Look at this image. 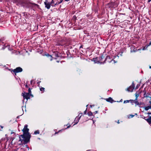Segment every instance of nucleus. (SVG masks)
<instances>
[{
  "mask_svg": "<svg viewBox=\"0 0 151 151\" xmlns=\"http://www.w3.org/2000/svg\"><path fill=\"white\" fill-rule=\"evenodd\" d=\"M146 120L150 124H151V116H149L148 118L147 119H146Z\"/></svg>",
  "mask_w": 151,
  "mask_h": 151,
  "instance_id": "14",
  "label": "nucleus"
},
{
  "mask_svg": "<svg viewBox=\"0 0 151 151\" xmlns=\"http://www.w3.org/2000/svg\"><path fill=\"white\" fill-rule=\"evenodd\" d=\"M104 57L103 56V55H102L101 57H99L93 58L92 59V60L95 63H101L99 61H101L104 58Z\"/></svg>",
  "mask_w": 151,
  "mask_h": 151,
  "instance_id": "3",
  "label": "nucleus"
},
{
  "mask_svg": "<svg viewBox=\"0 0 151 151\" xmlns=\"http://www.w3.org/2000/svg\"><path fill=\"white\" fill-rule=\"evenodd\" d=\"M113 62V63H116L117 62L115 60H112V62Z\"/></svg>",
  "mask_w": 151,
  "mask_h": 151,
  "instance_id": "35",
  "label": "nucleus"
},
{
  "mask_svg": "<svg viewBox=\"0 0 151 151\" xmlns=\"http://www.w3.org/2000/svg\"><path fill=\"white\" fill-rule=\"evenodd\" d=\"M122 53H123V52H120V53H119V55L121 56H122Z\"/></svg>",
  "mask_w": 151,
  "mask_h": 151,
  "instance_id": "28",
  "label": "nucleus"
},
{
  "mask_svg": "<svg viewBox=\"0 0 151 151\" xmlns=\"http://www.w3.org/2000/svg\"><path fill=\"white\" fill-rule=\"evenodd\" d=\"M151 45V41L149 42V45H148V46H150Z\"/></svg>",
  "mask_w": 151,
  "mask_h": 151,
  "instance_id": "36",
  "label": "nucleus"
},
{
  "mask_svg": "<svg viewBox=\"0 0 151 151\" xmlns=\"http://www.w3.org/2000/svg\"><path fill=\"white\" fill-rule=\"evenodd\" d=\"M55 57L57 58L59 57V56L58 55L57 53H55Z\"/></svg>",
  "mask_w": 151,
  "mask_h": 151,
  "instance_id": "27",
  "label": "nucleus"
},
{
  "mask_svg": "<svg viewBox=\"0 0 151 151\" xmlns=\"http://www.w3.org/2000/svg\"><path fill=\"white\" fill-rule=\"evenodd\" d=\"M0 127H1V129H3L4 127L3 126H0Z\"/></svg>",
  "mask_w": 151,
  "mask_h": 151,
  "instance_id": "39",
  "label": "nucleus"
},
{
  "mask_svg": "<svg viewBox=\"0 0 151 151\" xmlns=\"http://www.w3.org/2000/svg\"><path fill=\"white\" fill-rule=\"evenodd\" d=\"M131 116L132 117H133L134 116V115H131Z\"/></svg>",
  "mask_w": 151,
  "mask_h": 151,
  "instance_id": "49",
  "label": "nucleus"
},
{
  "mask_svg": "<svg viewBox=\"0 0 151 151\" xmlns=\"http://www.w3.org/2000/svg\"><path fill=\"white\" fill-rule=\"evenodd\" d=\"M22 6L27 8H32L34 7H39V5L38 4L35 3H31L28 1L23 2V4L22 5Z\"/></svg>",
  "mask_w": 151,
  "mask_h": 151,
  "instance_id": "2",
  "label": "nucleus"
},
{
  "mask_svg": "<svg viewBox=\"0 0 151 151\" xmlns=\"http://www.w3.org/2000/svg\"><path fill=\"white\" fill-rule=\"evenodd\" d=\"M86 16H87V17H88V16H89V15H88V14H87V15H86Z\"/></svg>",
  "mask_w": 151,
  "mask_h": 151,
  "instance_id": "50",
  "label": "nucleus"
},
{
  "mask_svg": "<svg viewBox=\"0 0 151 151\" xmlns=\"http://www.w3.org/2000/svg\"><path fill=\"white\" fill-rule=\"evenodd\" d=\"M147 114L149 115V114H151V112H148L147 113Z\"/></svg>",
  "mask_w": 151,
  "mask_h": 151,
  "instance_id": "40",
  "label": "nucleus"
},
{
  "mask_svg": "<svg viewBox=\"0 0 151 151\" xmlns=\"http://www.w3.org/2000/svg\"><path fill=\"white\" fill-rule=\"evenodd\" d=\"M130 103L132 104H133V103H135V100H130Z\"/></svg>",
  "mask_w": 151,
  "mask_h": 151,
  "instance_id": "20",
  "label": "nucleus"
},
{
  "mask_svg": "<svg viewBox=\"0 0 151 151\" xmlns=\"http://www.w3.org/2000/svg\"><path fill=\"white\" fill-rule=\"evenodd\" d=\"M81 117V116H80L78 118H76L74 120V122L75 123V124H74V125L76 124H77L79 121V120L80 119V118Z\"/></svg>",
  "mask_w": 151,
  "mask_h": 151,
  "instance_id": "12",
  "label": "nucleus"
},
{
  "mask_svg": "<svg viewBox=\"0 0 151 151\" xmlns=\"http://www.w3.org/2000/svg\"><path fill=\"white\" fill-rule=\"evenodd\" d=\"M25 88H28V85L27 84L25 85Z\"/></svg>",
  "mask_w": 151,
  "mask_h": 151,
  "instance_id": "38",
  "label": "nucleus"
},
{
  "mask_svg": "<svg viewBox=\"0 0 151 151\" xmlns=\"http://www.w3.org/2000/svg\"><path fill=\"white\" fill-rule=\"evenodd\" d=\"M28 125L26 124L22 130L23 134L21 135L19 137V141H21V144H27L30 140L31 135L29 132V129L27 128Z\"/></svg>",
  "mask_w": 151,
  "mask_h": 151,
  "instance_id": "1",
  "label": "nucleus"
},
{
  "mask_svg": "<svg viewBox=\"0 0 151 151\" xmlns=\"http://www.w3.org/2000/svg\"><path fill=\"white\" fill-rule=\"evenodd\" d=\"M55 3V1H54L53 0H52L51 2L50 3L51 5L52 6H54V5L53 4Z\"/></svg>",
  "mask_w": 151,
  "mask_h": 151,
  "instance_id": "17",
  "label": "nucleus"
},
{
  "mask_svg": "<svg viewBox=\"0 0 151 151\" xmlns=\"http://www.w3.org/2000/svg\"><path fill=\"white\" fill-rule=\"evenodd\" d=\"M140 85L139 84H137L136 87L135 89H138L139 88V87L140 86Z\"/></svg>",
  "mask_w": 151,
  "mask_h": 151,
  "instance_id": "24",
  "label": "nucleus"
},
{
  "mask_svg": "<svg viewBox=\"0 0 151 151\" xmlns=\"http://www.w3.org/2000/svg\"><path fill=\"white\" fill-rule=\"evenodd\" d=\"M98 113V111H96L95 112V114H97Z\"/></svg>",
  "mask_w": 151,
  "mask_h": 151,
  "instance_id": "42",
  "label": "nucleus"
},
{
  "mask_svg": "<svg viewBox=\"0 0 151 151\" xmlns=\"http://www.w3.org/2000/svg\"><path fill=\"white\" fill-rule=\"evenodd\" d=\"M122 99H121V100H120V102H122Z\"/></svg>",
  "mask_w": 151,
  "mask_h": 151,
  "instance_id": "52",
  "label": "nucleus"
},
{
  "mask_svg": "<svg viewBox=\"0 0 151 151\" xmlns=\"http://www.w3.org/2000/svg\"><path fill=\"white\" fill-rule=\"evenodd\" d=\"M112 60H113V59H111L110 57L107 55L105 59L104 62L106 61L110 63L111 62Z\"/></svg>",
  "mask_w": 151,
  "mask_h": 151,
  "instance_id": "8",
  "label": "nucleus"
},
{
  "mask_svg": "<svg viewBox=\"0 0 151 151\" xmlns=\"http://www.w3.org/2000/svg\"><path fill=\"white\" fill-rule=\"evenodd\" d=\"M149 103L150 104V105H151L150 106H151V101H149Z\"/></svg>",
  "mask_w": 151,
  "mask_h": 151,
  "instance_id": "45",
  "label": "nucleus"
},
{
  "mask_svg": "<svg viewBox=\"0 0 151 151\" xmlns=\"http://www.w3.org/2000/svg\"><path fill=\"white\" fill-rule=\"evenodd\" d=\"M106 100L107 101L111 103H112L114 101L112 99L111 97H109L108 98L106 99Z\"/></svg>",
  "mask_w": 151,
  "mask_h": 151,
  "instance_id": "11",
  "label": "nucleus"
},
{
  "mask_svg": "<svg viewBox=\"0 0 151 151\" xmlns=\"http://www.w3.org/2000/svg\"><path fill=\"white\" fill-rule=\"evenodd\" d=\"M135 96L136 97V98H137V97L139 96V95L138 94H137V93H136L135 94Z\"/></svg>",
  "mask_w": 151,
  "mask_h": 151,
  "instance_id": "32",
  "label": "nucleus"
},
{
  "mask_svg": "<svg viewBox=\"0 0 151 151\" xmlns=\"http://www.w3.org/2000/svg\"><path fill=\"white\" fill-rule=\"evenodd\" d=\"M141 117L142 118H143V119H145L146 120V119H145V118H146V117H145V116H142H142H141Z\"/></svg>",
  "mask_w": 151,
  "mask_h": 151,
  "instance_id": "30",
  "label": "nucleus"
},
{
  "mask_svg": "<svg viewBox=\"0 0 151 151\" xmlns=\"http://www.w3.org/2000/svg\"><path fill=\"white\" fill-rule=\"evenodd\" d=\"M151 1V0H148V2H150Z\"/></svg>",
  "mask_w": 151,
  "mask_h": 151,
  "instance_id": "44",
  "label": "nucleus"
},
{
  "mask_svg": "<svg viewBox=\"0 0 151 151\" xmlns=\"http://www.w3.org/2000/svg\"><path fill=\"white\" fill-rule=\"evenodd\" d=\"M87 108H86V109L84 111V113L85 114H86V113L87 112Z\"/></svg>",
  "mask_w": 151,
  "mask_h": 151,
  "instance_id": "31",
  "label": "nucleus"
},
{
  "mask_svg": "<svg viewBox=\"0 0 151 151\" xmlns=\"http://www.w3.org/2000/svg\"><path fill=\"white\" fill-rule=\"evenodd\" d=\"M25 147L26 148H27L28 149V150H29V147L27 145H25Z\"/></svg>",
  "mask_w": 151,
  "mask_h": 151,
  "instance_id": "33",
  "label": "nucleus"
},
{
  "mask_svg": "<svg viewBox=\"0 0 151 151\" xmlns=\"http://www.w3.org/2000/svg\"><path fill=\"white\" fill-rule=\"evenodd\" d=\"M45 89V88H43V87H41V88H40V90L41 91H44V90Z\"/></svg>",
  "mask_w": 151,
  "mask_h": 151,
  "instance_id": "25",
  "label": "nucleus"
},
{
  "mask_svg": "<svg viewBox=\"0 0 151 151\" xmlns=\"http://www.w3.org/2000/svg\"><path fill=\"white\" fill-rule=\"evenodd\" d=\"M34 80H32L31 81H30V84H31V85H32V83L33 82H34Z\"/></svg>",
  "mask_w": 151,
  "mask_h": 151,
  "instance_id": "29",
  "label": "nucleus"
},
{
  "mask_svg": "<svg viewBox=\"0 0 151 151\" xmlns=\"http://www.w3.org/2000/svg\"><path fill=\"white\" fill-rule=\"evenodd\" d=\"M131 51L130 52H137L138 50H140V49H139L138 50L135 49L134 47H132L130 48Z\"/></svg>",
  "mask_w": 151,
  "mask_h": 151,
  "instance_id": "10",
  "label": "nucleus"
},
{
  "mask_svg": "<svg viewBox=\"0 0 151 151\" xmlns=\"http://www.w3.org/2000/svg\"><path fill=\"white\" fill-rule=\"evenodd\" d=\"M23 70L20 67H18L16 68L15 69H12L11 71V72H13L14 73V75H16V73L22 72Z\"/></svg>",
  "mask_w": 151,
  "mask_h": 151,
  "instance_id": "4",
  "label": "nucleus"
},
{
  "mask_svg": "<svg viewBox=\"0 0 151 151\" xmlns=\"http://www.w3.org/2000/svg\"><path fill=\"white\" fill-rule=\"evenodd\" d=\"M135 100V101H137V98H136V99L135 100Z\"/></svg>",
  "mask_w": 151,
  "mask_h": 151,
  "instance_id": "37",
  "label": "nucleus"
},
{
  "mask_svg": "<svg viewBox=\"0 0 151 151\" xmlns=\"http://www.w3.org/2000/svg\"><path fill=\"white\" fill-rule=\"evenodd\" d=\"M88 151V150H87V151Z\"/></svg>",
  "mask_w": 151,
  "mask_h": 151,
  "instance_id": "59",
  "label": "nucleus"
},
{
  "mask_svg": "<svg viewBox=\"0 0 151 151\" xmlns=\"http://www.w3.org/2000/svg\"><path fill=\"white\" fill-rule=\"evenodd\" d=\"M4 49V48L3 47V48H2V49Z\"/></svg>",
  "mask_w": 151,
  "mask_h": 151,
  "instance_id": "55",
  "label": "nucleus"
},
{
  "mask_svg": "<svg viewBox=\"0 0 151 151\" xmlns=\"http://www.w3.org/2000/svg\"><path fill=\"white\" fill-rule=\"evenodd\" d=\"M22 96H23L24 99H26L28 100L30 98V94L27 93H22Z\"/></svg>",
  "mask_w": 151,
  "mask_h": 151,
  "instance_id": "5",
  "label": "nucleus"
},
{
  "mask_svg": "<svg viewBox=\"0 0 151 151\" xmlns=\"http://www.w3.org/2000/svg\"><path fill=\"white\" fill-rule=\"evenodd\" d=\"M88 114L89 116H91L92 115V113L91 111L88 112Z\"/></svg>",
  "mask_w": 151,
  "mask_h": 151,
  "instance_id": "23",
  "label": "nucleus"
},
{
  "mask_svg": "<svg viewBox=\"0 0 151 151\" xmlns=\"http://www.w3.org/2000/svg\"><path fill=\"white\" fill-rule=\"evenodd\" d=\"M2 131V130L1 129H0V131Z\"/></svg>",
  "mask_w": 151,
  "mask_h": 151,
  "instance_id": "56",
  "label": "nucleus"
},
{
  "mask_svg": "<svg viewBox=\"0 0 151 151\" xmlns=\"http://www.w3.org/2000/svg\"><path fill=\"white\" fill-rule=\"evenodd\" d=\"M144 109L146 111H147L150 109H151V106H145L144 107Z\"/></svg>",
  "mask_w": 151,
  "mask_h": 151,
  "instance_id": "16",
  "label": "nucleus"
},
{
  "mask_svg": "<svg viewBox=\"0 0 151 151\" xmlns=\"http://www.w3.org/2000/svg\"><path fill=\"white\" fill-rule=\"evenodd\" d=\"M143 92L144 93V96L145 97H147L149 95L148 93H147L146 91L145 90H143Z\"/></svg>",
  "mask_w": 151,
  "mask_h": 151,
  "instance_id": "13",
  "label": "nucleus"
},
{
  "mask_svg": "<svg viewBox=\"0 0 151 151\" xmlns=\"http://www.w3.org/2000/svg\"><path fill=\"white\" fill-rule=\"evenodd\" d=\"M117 123H119V121H118V122Z\"/></svg>",
  "mask_w": 151,
  "mask_h": 151,
  "instance_id": "54",
  "label": "nucleus"
},
{
  "mask_svg": "<svg viewBox=\"0 0 151 151\" xmlns=\"http://www.w3.org/2000/svg\"><path fill=\"white\" fill-rule=\"evenodd\" d=\"M134 86L135 84L134 83V82H133L132 83V85L127 88V91L129 92H132L134 89Z\"/></svg>",
  "mask_w": 151,
  "mask_h": 151,
  "instance_id": "6",
  "label": "nucleus"
},
{
  "mask_svg": "<svg viewBox=\"0 0 151 151\" xmlns=\"http://www.w3.org/2000/svg\"><path fill=\"white\" fill-rule=\"evenodd\" d=\"M70 125H69V126H68V127H67V128H69V127H70Z\"/></svg>",
  "mask_w": 151,
  "mask_h": 151,
  "instance_id": "47",
  "label": "nucleus"
},
{
  "mask_svg": "<svg viewBox=\"0 0 151 151\" xmlns=\"http://www.w3.org/2000/svg\"><path fill=\"white\" fill-rule=\"evenodd\" d=\"M129 101H130V100H125V101H124V103L125 104V103H129Z\"/></svg>",
  "mask_w": 151,
  "mask_h": 151,
  "instance_id": "22",
  "label": "nucleus"
},
{
  "mask_svg": "<svg viewBox=\"0 0 151 151\" xmlns=\"http://www.w3.org/2000/svg\"><path fill=\"white\" fill-rule=\"evenodd\" d=\"M40 82H41V81H40L39 82H37V84H38V83H40Z\"/></svg>",
  "mask_w": 151,
  "mask_h": 151,
  "instance_id": "53",
  "label": "nucleus"
},
{
  "mask_svg": "<svg viewBox=\"0 0 151 151\" xmlns=\"http://www.w3.org/2000/svg\"><path fill=\"white\" fill-rule=\"evenodd\" d=\"M40 133V132L39 130H37L35 132L34 134H38Z\"/></svg>",
  "mask_w": 151,
  "mask_h": 151,
  "instance_id": "21",
  "label": "nucleus"
},
{
  "mask_svg": "<svg viewBox=\"0 0 151 151\" xmlns=\"http://www.w3.org/2000/svg\"><path fill=\"white\" fill-rule=\"evenodd\" d=\"M47 56L48 57H50V60H52V56H51V55L49 54H47Z\"/></svg>",
  "mask_w": 151,
  "mask_h": 151,
  "instance_id": "19",
  "label": "nucleus"
},
{
  "mask_svg": "<svg viewBox=\"0 0 151 151\" xmlns=\"http://www.w3.org/2000/svg\"><path fill=\"white\" fill-rule=\"evenodd\" d=\"M145 49V47H144L143 49H142V50H144Z\"/></svg>",
  "mask_w": 151,
  "mask_h": 151,
  "instance_id": "48",
  "label": "nucleus"
},
{
  "mask_svg": "<svg viewBox=\"0 0 151 151\" xmlns=\"http://www.w3.org/2000/svg\"><path fill=\"white\" fill-rule=\"evenodd\" d=\"M63 1V0H56L55 1V3L54 4V6L58 5L59 4L61 3Z\"/></svg>",
  "mask_w": 151,
  "mask_h": 151,
  "instance_id": "9",
  "label": "nucleus"
},
{
  "mask_svg": "<svg viewBox=\"0 0 151 151\" xmlns=\"http://www.w3.org/2000/svg\"><path fill=\"white\" fill-rule=\"evenodd\" d=\"M18 116L17 117V119H19V116Z\"/></svg>",
  "mask_w": 151,
  "mask_h": 151,
  "instance_id": "43",
  "label": "nucleus"
},
{
  "mask_svg": "<svg viewBox=\"0 0 151 151\" xmlns=\"http://www.w3.org/2000/svg\"><path fill=\"white\" fill-rule=\"evenodd\" d=\"M4 140V138H2L0 140V144L1 143V141H2L3 140Z\"/></svg>",
  "mask_w": 151,
  "mask_h": 151,
  "instance_id": "34",
  "label": "nucleus"
},
{
  "mask_svg": "<svg viewBox=\"0 0 151 151\" xmlns=\"http://www.w3.org/2000/svg\"><path fill=\"white\" fill-rule=\"evenodd\" d=\"M13 151H25L24 149L22 148H18L17 149L14 150Z\"/></svg>",
  "mask_w": 151,
  "mask_h": 151,
  "instance_id": "15",
  "label": "nucleus"
},
{
  "mask_svg": "<svg viewBox=\"0 0 151 151\" xmlns=\"http://www.w3.org/2000/svg\"><path fill=\"white\" fill-rule=\"evenodd\" d=\"M136 114V115H137V114Z\"/></svg>",
  "mask_w": 151,
  "mask_h": 151,
  "instance_id": "58",
  "label": "nucleus"
},
{
  "mask_svg": "<svg viewBox=\"0 0 151 151\" xmlns=\"http://www.w3.org/2000/svg\"><path fill=\"white\" fill-rule=\"evenodd\" d=\"M11 134H15V133L14 132H11Z\"/></svg>",
  "mask_w": 151,
  "mask_h": 151,
  "instance_id": "46",
  "label": "nucleus"
},
{
  "mask_svg": "<svg viewBox=\"0 0 151 151\" xmlns=\"http://www.w3.org/2000/svg\"><path fill=\"white\" fill-rule=\"evenodd\" d=\"M149 68H150L151 69V66H150Z\"/></svg>",
  "mask_w": 151,
  "mask_h": 151,
  "instance_id": "51",
  "label": "nucleus"
},
{
  "mask_svg": "<svg viewBox=\"0 0 151 151\" xmlns=\"http://www.w3.org/2000/svg\"><path fill=\"white\" fill-rule=\"evenodd\" d=\"M28 93H29V94H31V91L30 88H29L28 90Z\"/></svg>",
  "mask_w": 151,
  "mask_h": 151,
  "instance_id": "26",
  "label": "nucleus"
},
{
  "mask_svg": "<svg viewBox=\"0 0 151 151\" xmlns=\"http://www.w3.org/2000/svg\"><path fill=\"white\" fill-rule=\"evenodd\" d=\"M57 133V132H55V134H56V133Z\"/></svg>",
  "mask_w": 151,
  "mask_h": 151,
  "instance_id": "57",
  "label": "nucleus"
},
{
  "mask_svg": "<svg viewBox=\"0 0 151 151\" xmlns=\"http://www.w3.org/2000/svg\"><path fill=\"white\" fill-rule=\"evenodd\" d=\"M44 4L46 8L47 9H50L51 5L48 1V0H46L45 2H44Z\"/></svg>",
  "mask_w": 151,
  "mask_h": 151,
  "instance_id": "7",
  "label": "nucleus"
},
{
  "mask_svg": "<svg viewBox=\"0 0 151 151\" xmlns=\"http://www.w3.org/2000/svg\"><path fill=\"white\" fill-rule=\"evenodd\" d=\"M135 104H136V105H135L136 106L137 105L138 106H139V107H140V106L141 104H139V102H138V101H135Z\"/></svg>",
  "mask_w": 151,
  "mask_h": 151,
  "instance_id": "18",
  "label": "nucleus"
},
{
  "mask_svg": "<svg viewBox=\"0 0 151 151\" xmlns=\"http://www.w3.org/2000/svg\"><path fill=\"white\" fill-rule=\"evenodd\" d=\"M82 47H83V45H81L80 46V47L79 48H82Z\"/></svg>",
  "mask_w": 151,
  "mask_h": 151,
  "instance_id": "41",
  "label": "nucleus"
}]
</instances>
